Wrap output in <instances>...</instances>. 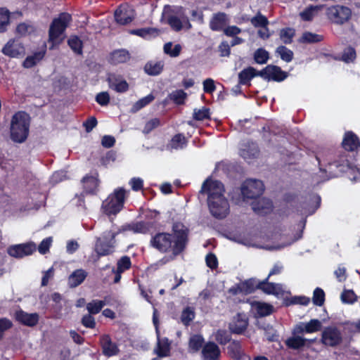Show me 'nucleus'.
<instances>
[{
    "mask_svg": "<svg viewBox=\"0 0 360 360\" xmlns=\"http://www.w3.org/2000/svg\"><path fill=\"white\" fill-rule=\"evenodd\" d=\"M186 96V94L183 90H176L170 94V98L176 103L182 104Z\"/></svg>",
    "mask_w": 360,
    "mask_h": 360,
    "instance_id": "obj_60",
    "label": "nucleus"
},
{
    "mask_svg": "<svg viewBox=\"0 0 360 360\" xmlns=\"http://www.w3.org/2000/svg\"><path fill=\"white\" fill-rule=\"evenodd\" d=\"M321 8V6H310L300 13V16L304 20H311Z\"/></svg>",
    "mask_w": 360,
    "mask_h": 360,
    "instance_id": "obj_39",
    "label": "nucleus"
},
{
    "mask_svg": "<svg viewBox=\"0 0 360 360\" xmlns=\"http://www.w3.org/2000/svg\"><path fill=\"white\" fill-rule=\"evenodd\" d=\"M188 240V228L181 222H174L171 233H155L151 237L150 245L162 253L172 252L175 257L185 250Z\"/></svg>",
    "mask_w": 360,
    "mask_h": 360,
    "instance_id": "obj_1",
    "label": "nucleus"
},
{
    "mask_svg": "<svg viewBox=\"0 0 360 360\" xmlns=\"http://www.w3.org/2000/svg\"><path fill=\"white\" fill-rule=\"evenodd\" d=\"M163 61H150L146 64L144 70L148 75H158L162 71Z\"/></svg>",
    "mask_w": 360,
    "mask_h": 360,
    "instance_id": "obj_32",
    "label": "nucleus"
},
{
    "mask_svg": "<svg viewBox=\"0 0 360 360\" xmlns=\"http://www.w3.org/2000/svg\"><path fill=\"white\" fill-rule=\"evenodd\" d=\"M257 75L265 80L276 82L283 81L288 76L287 73L283 71L281 68L273 65H267L259 71Z\"/></svg>",
    "mask_w": 360,
    "mask_h": 360,
    "instance_id": "obj_12",
    "label": "nucleus"
},
{
    "mask_svg": "<svg viewBox=\"0 0 360 360\" xmlns=\"http://www.w3.org/2000/svg\"><path fill=\"white\" fill-rule=\"evenodd\" d=\"M341 300L344 303L353 304L356 300V296L352 290H345L341 294Z\"/></svg>",
    "mask_w": 360,
    "mask_h": 360,
    "instance_id": "obj_58",
    "label": "nucleus"
},
{
    "mask_svg": "<svg viewBox=\"0 0 360 360\" xmlns=\"http://www.w3.org/2000/svg\"><path fill=\"white\" fill-rule=\"evenodd\" d=\"M215 340L221 345H226L230 341V337L226 331L223 330H219L217 331L214 335Z\"/></svg>",
    "mask_w": 360,
    "mask_h": 360,
    "instance_id": "obj_61",
    "label": "nucleus"
},
{
    "mask_svg": "<svg viewBox=\"0 0 360 360\" xmlns=\"http://www.w3.org/2000/svg\"><path fill=\"white\" fill-rule=\"evenodd\" d=\"M224 185L219 181L207 179L202 185L200 194L207 195V201L217 199L224 196Z\"/></svg>",
    "mask_w": 360,
    "mask_h": 360,
    "instance_id": "obj_9",
    "label": "nucleus"
},
{
    "mask_svg": "<svg viewBox=\"0 0 360 360\" xmlns=\"http://www.w3.org/2000/svg\"><path fill=\"white\" fill-rule=\"evenodd\" d=\"M257 313L260 316L270 315L273 311V307L266 303L257 302L255 304Z\"/></svg>",
    "mask_w": 360,
    "mask_h": 360,
    "instance_id": "obj_47",
    "label": "nucleus"
},
{
    "mask_svg": "<svg viewBox=\"0 0 360 360\" xmlns=\"http://www.w3.org/2000/svg\"><path fill=\"white\" fill-rule=\"evenodd\" d=\"M269 277H267L262 281L258 283V289L262 290L266 294H272L275 295H283L284 290L283 285L280 283H269L268 281Z\"/></svg>",
    "mask_w": 360,
    "mask_h": 360,
    "instance_id": "obj_19",
    "label": "nucleus"
},
{
    "mask_svg": "<svg viewBox=\"0 0 360 360\" xmlns=\"http://www.w3.org/2000/svg\"><path fill=\"white\" fill-rule=\"evenodd\" d=\"M160 125V120L158 118H153L147 122L143 129L144 134H149L154 129Z\"/></svg>",
    "mask_w": 360,
    "mask_h": 360,
    "instance_id": "obj_62",
    "label": "nucleus"
},
{
    "mask_svg": "<svg viewBox=\"0 0 360 360\" xmlns=\"http://www.w3.org/2000/svg\"><path fill=\"white\" fill-rule=\"evenodd\" d=\"M259 282V281L255 279L251 278L240 283L238 288L240 292L245 294H249L252 292L255 289H258L257 285Z\"/></svg>",
    "mask_w": 360,
    "mask_h": 360,
    "instance_id": "obj_36",
    "label": "nucleus"
},
{
    "mask_svg": "<svg viewBox=\"0 0 360 360\" xmlns=\"http://www.w3.org/2000/svg\"><path fill=\"white\" fill-rule=\"evenodd\" d=\"M82 183L84 189L89 193H94L98 186V179L94 176L84 177L82 180Z\"/></svg>",
    "mask_w": 360,
    "mask_h": 360,
    "instance_id": "obj_38",
    "label": "nucleus"
},
{
    "mask_svg": "<svg viewBox=\"0 0 360 360\" xmlns=\"http://www.w3.org/2000/svg\"><path fill=\"white\" fill-rule=\"evenodd\" d=\"M229 355L236 360H250V358L243 353L241 345L238 341H232L227 347Z\"/></svg>",
    "mask_w": 360,
    "mask_h": 360,
    "instance_id": "obj_26",
    "label": "nucleus"
},
{
    "mask_svg": "<svg viewBox=\"0 0 360 360\" xmlns=\"http://www.w3.org/2000/svg\"><path fill=\"white\" fill-rule=\"evenodd\" d=\"M130 33L143 38H148L152 35L156 34L158 33V31L155 28L148 27L133 30L130 32Z\"/></svg>",
    "mask_w": 360,
    "mask_h": 360,
    "instance_id": "obj_49",
    "label": "nucleus"
},
{
    "mask_svg": "<svg viewBox=\"0 0 360 360\" xmlns=\"http://www.w3.org/2000/svg\"><path fill=\"white\" fill-rule=\"evenodd\" d=\"M342 144L346 150L354 151L360 146V141L356 135L348 131L345 133Z\"/></svg>",
    "mask_w": 360,
    "mask_h": 360,
    "instance_id": "obj_28",
    "label": "nucleus"
},
{
    "mask_svg": "<svg viewBox=\"0 0 360 360\" xmlns=\"http://www.w3.org/2000/svg\"><path fill=\"white\" fill-rule=\"evenodd\" d=\"M182 47L180 44H177L174 45L172 42H167L163 46V51L165 54L172 58L178 57L180 55Z\"/></svg>",
    "mask_w": 360,
    "mask_h": 360,
    "instance_id": "obj_34",
    "label": "nucleus"
},
{
    "mask_svg": "<svg viewBox=\"0 0 360 360\" xmlns=\"http://www.w3.org/2000/svg\"><path fill=\"white\" fill-rule=\"evenodd\" d=\"M151 227V225L150 223L144 222V221H139V222H134L131 224H127L125 225L122 226L121 227H117L116 229V231L114 233H112V237L117 236L118 234L127 231H131L134 232V233H143L146 234L147 233L150 229Z\"/></svg>",
    "mask_w": 360,
    "mask_h": 360,
    "instance_id": "obj_15",
    "label": "nucleus"
},
{
    "mask_svg": "<svg viewBox=\"0 0 360 360\" xmlns=\"http://www.w3.org/2000/svg\"><path fill=\"white\" fill-rule=\"evenodd\" d=\"M155 97L153 94H149L141 99L139 100L133 106L135 111H138L143 108L154 100Z\"/></svg>",
    "mask_w": 360,
    "mask_h": 360,
    "instance_id": "obj_57",
    "label": "nucleus"
},
{
    "mask_svg": "<svg viewBox=\"0 0 360 360\" xmlns=\"http://www.w3.org/2000/svg\"><path fill=\"white\" fill-rule=\"evenodd\" d=\"M229 22V17L226 13L217 12L212 15L209 22V27L214 32H221L224 30Z\"/></svg>",
    "mask_w": 360,
    "mask_h": 360,
    "instance_id": "obj_17",
    "label": "nucleus"
},
{
    "mask_svg": "<svg viewBox=\"0 0 360 360\" xmlns=\"http://www.w3.org/2000/svg\"><path fill=\"white\" fill-rule=\"evenodd\" d=\"M114 17L117 24L126 25L134 20V11L129 5L122 4L115 10Z\"/></svg>",
    "mask_w": 360,
    "mask_h": 360,
    "instance_id": "obj_13",
    "label": "nucleus"
},
{
    "mask_svg": "<svg viewBox=\"0 0 360 360\" xmlns=\"http://www.w3.org/2000/svg\"><path fill=\"white\" fill-rule=\"evenodd\" d=\"M295 35V30L292 28H284L280 31V38L284 44H290Z\"/></svg>",
    "mask_w": 360,
    "mask_h": 360,
    "instance_id": "obj_56",
    "label": "nucleus"
},
{
    "mask_svg": "<svg viewBox=\"0 0 360 360\" xmlns=\"http://www.w3.org/2000/svg\"><path fill=\"white\" fill-rule=\"evenodd\" d=\"M323 40V36L315 33L307 32H304L301 39L300 41L302 43H316Z\"/></svg>",
    "mask_w": 360,
    "mask_h": 360,
    "instance_id": "obj_46",
    "label": "nucleus"
},
{
    "mask_svg": "<svg viewBox=\"0 0 360 360\" xmlns=\"http://www.w3.org/2000/svg\"><path fill=\"white\" fill-rule=\"evenodd\" d=\"M268 22L267 18L261 13H258L251 19V23L255 27H266Z\"/></svg>",
    "mask_w": 360,
    "mask_h": 360,
    "instance_id": "obj_59",
    "label": "nucleus"
},
{
    "mask_svg": "<svg viewBox=\"0 0 360 360\" xmlns=\"http://www.w3.org/2000/svg\"><path fill=\"white\" fill-rule=\"evenodd\" d=\"M82 324L86 328H94L96 326V321L91 314H88L83 316L82 319Z\"/></svg>",
    "mask_w": 360,
    "mask_h": 360,
    "instance_id": "obj_64",
    "label": "nucleus"
},
{
    "mask_svg": "<svg viewBox=\"0 0 360 360\" xmlns=\"http://www.w3.org/2000/svg\"><path fill=\"white\" fill-rule=\"evenodd\" d=\"M30 124V115L24 112L15 113L12 118L11 124V139L17 143L24 142L29 134Z\"/></svg>",
    "mask_w": 360,
    "mask_h": 360,
    "instance_id": "obj_4",
    "label": "nucleus"
},
{
    "mask_svg": "<svg viewBox=\"0 0 360 360\" xmlns=\"http://www.w3.org/2000/svg\"><path fill=\"white\" fill-rule=\"evenodd\" d=\"M202 354L204 360H219L221 352L214 342H209L204 345Z\"/></svg>",
    "mask_w": 360,
    "mask_h": 360,
    "instance_id": "obj_23",
    "label": "nucleus"
},
{
    "mask_svg": "<svg viewBox=\"0 0 360 360\" xmlns=\"http://www.w3.org/2000/svg\"><path fill=\"white\" fill-rule=\"evenodd\" d=\"M101 343L103 349V353L107 356L116 355L119 349L117 345L113 343L108 335H103L101 338Z\"/></svg>",
    "mask_w": 360,
    "mask_h": 360,
    "instance_id": "obj_29",
    "label": "nucleus"
},
{
    "mask_svg": "<svg viewBox=\"0 0 360 360\" xmlns=\"http://www.w3.org/2000/svg\"><path fill=\"white\" fill-rule=\"evenodd\" d=\"M130 58L129 53L124 49L117 50L111 54V62L114 64L127 62Z\"/></svg>",
    "mask_w": 360,
    "mask_h": 360,
    "instance_id": "obj_33",
    "label": "nucleus"
},
{
    "mask_svg": "<svg viewBox=\"0 0 360 360\" xmlns=\"http://www.w3.org/2000/svg\"><path fill=\"white\" fill-rule=\"evenodd\" d=\"M355 49L352 46L345 48L342 54V60L345 63L353 62L356 58Z\"/></svg>",
    "mask_w": 360,
    "mask_h": 360,
    "instance_id": "obj_52",
    "label": "nucleus"
},
{
    "mask_svg": "<svg viewBox=\"0 0 360 360\" xmlns=\"http://www.w3.org/2000/svg\"><path fill=\"white\" fill-rule=\"evenodd\" d=\"M204 342L203 338L200 335H194L190 338L189 340V349L193 352L198 351Z\"/></svg>",
    "mask_w": 360,
    "mask_h": 360,
    "instance_id": "obj_44",
    "label": "nucleus"
},
{
    "mask_svg": "<svg viewBox=\"0 0 360 360\" xmlns=\"http://www.w3.org/2000/svg\"><path fill=\"white\" fill-rule=\"evenodd\" d=\"M269 58V53L264 49H258L254 53V60L257 64H265Z\"/></svg>",
    "mask_w": 360,
    "mask_h": 360,
    "instance_id": "obj_45",
    "label": "nucleus"
},
{
    "mask_svg": "<svg viewBox=\"0 0 360 360\" xmlns=\"http://www.w3.org/2000/svg\"><path fill=\"white\" fill-rule=\"evenodd\" d=\"M305 333H311L319 331L321 328V323L318 319H311L309 322L304 323Z\"/></svg>",
    "mask_w": 360,
    "mask_h": 360,
    "instance_id": "obj_53",
    "label": "nucleus"
},
{
    "mask_svg": "<svg viewBox=\"0 0 360 360\" xmlns=\"http://www.w3.org/2000/svg\"><path fill=\"white\" fill-rule=\"evenodd\" d=\"M157 345L154 353L160 358L168 356L170 353L171 342L167 338H160V333L157 335Z\"/></svg>",
    "mask_w": 360,
    "mask_h": 360,
    "instance_id": "obj_21",
    "label": "nucleus"
},
{
    "mask_svg": "<svg viewBox=\"0 0 360 360\" xmlns=\"http://www.w3.org/2000/svg\"><path fill=\"white\" fill-rule=\"evenodd\" d=\"M259 150L256 143L248 142L244 143L240 149V155L246 160H250L258 155Z\"/></svg>",
    "mask_w": 360,
    "mask_h": 360,
    "instance_id": "obj_27",
    "label": "nucleus"
},
{
    "mask_svg": "<svg viewBox=\"0 0 360 360\" xmlns=\"http://www.w3.org/2000/svg\"><path fill=\"white\" fill-rule=\"evenodd\" d=\"M207 201L210 213L217 219L225 218L229 213V204L225 197Z\"/></svg>",
    "mask_w": 360,
    "mask_h": 360,
    "instance_id": "obj_10",
    "label": "nucleus"
},
{
    "mask_svg": "<svg viewBox=\"0 0 360 360\" xmlns=\"http://www.w3.org/2000/svg\"><path fill=\"white\" fill-rule=\"evenodd\" d=\"M193 117L195 120L202 121L210 118V109L202 107L200 109H194Z\"/></svg>",
    "mask_w": 360,
    "mask_h": 360,
    "instance_id": "obj_51",
    "label": "nucleus"
},
{
    "mask_svg": "<svg viewBox=\"0 0 360 360\" xmlns=\"http://www.w3.org/2000/svg\"><path fill=\"white\" fill-rule=\"evenodd\" d=\"M342 340L341 332L335 327H327L322 332L323 344L335 347L341 343Z\"/></svg>",
    "mask_w": 360,
    "mask_h": 360,
    "instance_id": "obj_14",
    "label": "nucleus"
},
{
    "mask_svg": "<svg viewBox=\"0 0 360 360\" xmlns=\"http://www.w3.org/2000/svg\"><path fill=\"white\" fill-rule=\"evenodd\" d=\"M125 191L122 188L115 190L102 204L103 212L108 214H117L123 207Z\"/></svg>",
    "mask_w": 360,
    "mask_h": 360,
    "instance_id": "obj_6",
    "label": "nucleus"
},
{
    "mask_svg": "<svg viewBox=\"0 0 360 360\" xmlns=\"http://www.w3.org/2000/svg\"><path fill=\"white\" fill-rule=\"evenodd\" d=\"M70 49L77 54L82 53V42L81 39L75 35L70 36L68 41Z\"/></svg>",
    "mask_w": 360,
    "mask_h": 360,
    "instance_id": "obj_43",
    "label": "nucleus"
},
{
    "mask_svg": "<svg viewBox=\"0 0 360 360\" xmlns=\"http://www.w3.org/2000/svg\"><path fill=\"white\" fill-rule=\"evenodd\" d=\"M9 12L4 8H0V32H3L6 30V27L9 23Z\"/></svg>",
    "mask_w": 360,
    "mask_h": 360,
    "instance_id": "obj_54",
    "label": "nucleus"
},
{
    "mask_svg": "<svg viewBox=\"0 0 360 360\" xmlns=\"http://www.w3.org/2000/svg\"><path fill=\"white\" fill-rule=\"evenodd\" d=\"M116 230H110L103 233L102 238H97L95 244V251L98 257L106 256L114 252L115 243V236L113 238L111 235Z\"/></svg>",
    "mask_w": 360,
    "mask_h": 360,
    "instance_id": "obj_7",
    "label": "nucleus"
},
{
    "mask_svg": "<svg viewBox=\"0 0 360 360\" xmlns=\"http://www.w3.org/2000/svg\"><path fill=\"white\" fill-rule=\"evenodd\" d=\"M5 55L11 57H18L24 55L25 48L18 41H9L2 50Z\"/></svg>",
    "mask_w": 360,
    "mask_h": 360,
    "instance_id": "obj_20",
    "label": "nucleus"
},
{
    "mask_svg": "<svg viewBox=\"0 0 360 360\" xmlns=\"http://www.w3.org/2000/svg\"><path fill=\"white\" fill-rule=\"evenodd\" d=\"M258 72L257 70L252 67H248L244 70H243L238 74L239 84L243 85H250V80L258 76Z\"/></svg>",
    "mask_w": 360,
    "mask_h": 360,
    "instance_id": "obj_31",
    "label": "nucleus"
},
{
    "mask_svg": "<svg viewBox=\"0 0 360 360\" xmlns=\"http://www.w3.org/2000/svg\"><path fill=\"white\" fill-rule=\"evenodd\" d=\"M276 53H278L281 58L288 63L290 62L292 60L293 58V53L292 51L288 49L284 46H280L276 49Z\"/></svg>",
    "mask_w": 360,
    "mask_h": 360,
    "instance_id": "obj_48",
    "label": "nucleus"
},
{
    "mask_svg": "<svg viewBox=\"0 0 360 360\" xmlns=\"http://www.w3.org/2000/svg\"><path fill=\"white\" fill-rule=\"evenodd\" d=\"M264 190V186L262 181L257 179L246 180L240 187L242 197L236 199V203L240 204L241 201L257 198L262 194Z\"/></svg>",
    "mask_w": 360,
    "mask_h": 360,
    "instance_id": "obj_5",
    "label": "nucleus"
},
{
    "mask_svg": "<svg viewBox=\"0 0 360 360\" xmlns=\"http://www.w3.org/2000/svg\"><path fill=\"white\" fill-rule=\"evenodd\" d=\"M326 15L333 23L343 25L350 19L352 11L347 6L335 5L327 8Z\"/></svg>",
    "mask_w": 360,
    "mask_h": 360,
    "instance_id": "obj_8",
    "label": "nucleus"
},
{
    "mask_svg": "<svg viewBox=\"0 0 360 360\" xmlns=\"http://www.w3.org/2000/svg\"><path fill=\"white\" fill-rule=\"evenodd\" d=\"M252 210L259 214H266L272 210V202L265 198H259L252 204Z\"/></svg>",
    "mask_w": 360,
    "mask_h": 360,
    "instance_id": "obj_25",
    "label": "nucleus"
},
{
    "mask_svg": "<svg viewBox=\"0 0 360 360\" xmlns=\"http://www.w3.org/2000/svg\"><path fill=\"white\" fill-rule=\"evenodd\" d=\"M15 316L18 322L29 327L36 326L39 319V316L37 313L29 314L21 309L17 311Z\"/></svg>",
    "mask_w": 360,
    "mask_h": 360,
    "instance_id": "obj_18",
    "label": "nucleus"
},
{
    "mask_svg": "<svg viewBox=\"0 0 360 360\" xmlns=\"http://www.w3.org/2000/svg\"><path fill=\"white\" fill-rule=\"evenodd\" d=\"M131 265L130 258L128 256H123L117 261L116 270L123 273L130 269Z\"/></svg>",
    "mask_w": 360,
    "mask_h": 360,
    "instance_id": "obj_55",
    "label": "nucleus"
},
{
    "mask_svg": "<svg viewBox=\"0 0 360 360\" xmlns=\"http://www.w3.org/2000/svg\"><path fill=\"white\" fill-rule=\"evenodd\" d=\"M162 17L171 28L176 32H179L183 28L188 30L192 27L188 17L183 13L182 7H172L167 5L164 8Z\"/></svg>",
    "mask_w": 360,
    "mask_h": 360,
    "instance_id": "obj_3",
    "label": "nucleus"
},
{
    "mask_svg": "<svg viewBox=\"0 0 360 360\" xmlns=\"http://www.w3.org/2000/svg\"><path fill=\"white\" fill-rule=\"evenodd\" d=\"M187 143L186 137L182 134H176L171 140L170 146L173 149L179 150L184 148Z\"/></svg>",
    "mask_w": 360,
    "mask_h": 360,
    "instance_id": "obj_40",
    "label": "nucleus"
},
{
    "mask_svg": "<svg viewBox=\"0 0 360 360\" xmlns=\"http://www.w3.org/2000/svg\"><path fill=\"white\" fill-rule=\"evenodd\" d=\"M109 86L118 93L126 92L129 84L121 76L110 75L108 79Z\"/></svg>",
    "mask_w": 360,
    "mask_h": 360,
    "instance_id": "obj_22",
    "label": "nucleus"
},
{
    "mask_svg": "<svg viewBox=\"0 0 360 360\" xmlns=\"http://www.w3.org/2000/svg\"><path fill=\"white\" fill-rule=\"evenodd\" d=\"M346 157V153H343L340 155L339 160L328 164L327 169L325 170V172L329 173L328 179L337 177L340 174L351 168L350 164Z\"/></svg>",
    "mask_w": 360,
    "mask_h": 360,
    "instance_id": "obj_11",
    "label": "nucleus"
},
{
    "mask_svg": "<svg viewBox=\"0 0 360 360\" xmlns=\"http://www.w3.org/2000/svg\"><path fill=\"white\" fill-rule=\"evenodd\" d=\"M105 305V301L94 300L86 304V309L89 314H97L101 311Z\"/></svg>",
    "mask_w": 360,
    "mask_h": 360,
    "instance_id": "obj_42",
    "label": "nucleus"
},
{
    "mask_svg": "<svg viewBox=\"0 0 360 360\" xmlns=\"http://www.w3.org/2000/svg\"><path fill=\"white\" fill-rule=\"evenodd\" d=\"M313 303L316 306H322L325 302V292L324 291L320 288H316L313 293L312 297Z\"/></svg>",
    "mask_w": 360,
    "mask_h": 360,
    "instance_id": "obj_50",
    "label": "nucleus"
},
{
    "mask_svg": "<svg viewBox=\"0 0 360 360\" xmlns=\"http://www.w3.org/2000/svg\"><path fill=\"white\" fill-rule=\"evenodd\" d=\"M307 341V340L306 338L300 335H293L292 337L286 340L285 343L288 347L297 349L303 347Z\"/></svg>",
    "mask_w": 360,
    "mask_h": 360,
    "instance_id": "obj_35",
    "label": "nucleus"
},
{
    "mask_svg": "<svg viewBox=\"0 0 360 360\" xmlns=\"http://www.w3.org/2000/svg\"><path fill=\"white\" fill-rule=\"evenodd\" d=\"M44 51L34 53L32 56H27L23 62V66L26 68H30L39 62L44 56Z\"/></svg>",
    "mask_w": 360,
    "mask_h": 360,
    "instance_id": "obj_37",
    "label": "nucleus"
},
{
    "mask_svg": "<svg viewBox=\"0 0 360 360\" xmlns=\"http://www.w3.org/2000/svg\"><path fill=\"white\" fill-rule=\"evenodd\" d=\"M36 250V246L32 243L14 245L8 248V254L15 258H22L23 257L32 255Z\"/></svg>",
    "mask_w": 360,
    "mask_h": 360,
    "instance_id": "obj_16",
    "label": "nucleus"
},
{
    "mask_svg": "<svg viewBox=\"0 0 360 360\" xmlns=\"http://www.w3.org/2000/svg\"><path fill=\"white\" fill-rule=\"evenodd\" d=\"M248 326V319L244 314H237L233 317L229 324V328L232 333L240 334L245 331Z\"/></svg>",
    "mask_w": 360,
    "mask_h": 360,
    "instance_id": "obj_24",
    "label": "nucleus"
},
{
    "mask_svg": "<svg viewBox=\"0 0 360 360\" xmlns=\"http://www.w3.org/2000/svg\"><path fill=\"white\" fill-rule=\"evenodd\" d=\"M53 242V238L52 237H48V238H44L39 244V247H38V250L39 252L42 254V255H44L46 254V252H49V248L51 245V243Z\"/></svg>",
    "mask_w": 360,
    "mask_h": 360,
    "instance_id": "obj_63",
    "label": "nucleus"
},
{
    "mask_svg": "<svg viewBox=\"0 0 360 360\" xmlns=\"http://www.w3.org/2000/svg\"><path fill=\"white\" fill-rule=\"evenodd\" d=\"M195 318V311L193 308L190 307H186L181 314V322L186 326L190 325L191 322Z\"/></svg>",
    "mask_w": 360,
    "mask_h": 360,
    "instance_id": "obj_41",
    "label": "nucleus"
},
{
    "mask_svg": "<svg viewBox=\"0 0 360 360\" xmlns=\"http://www.w3.org/2000/svg\"><path fill=\"white\" fill-rule=\"evenodd\" d=\"M72 21V16L68 13H62L58 18H54L50 25L49 30V41L52 44L50 49L60 44L65 39V31Z\"/></svg>",
    "mask_w": 360,
    "mask_h": 360,
    "instance_id": "obj_2",
    "label": "nucleus"
},
{
    "mask_svg": "<svg viewBox=\"0 0 360 360\" xmlns=\"http://www.w3.org/2000/svg\"><path fill=\"white\" fill-rule=\"evenodd\" d=\"M87 276V272L79 269L74 271L68 278V284L71 288H75L80 285Z\"/></svg>",
    "mask_w": 360,
    "mask_h": 360,
    "instance_id": "obj_30",
    "label": "nucleus"
}]
</instances>
